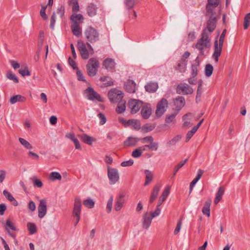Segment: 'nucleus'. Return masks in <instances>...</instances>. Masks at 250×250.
<instances>
[{"instance_id": "a18cd8bd", "label": "nucleus", "mask_w": 250, "mask_h": 250, "mask_svg": "<svg viewBox=\"0 0 250 250\" xmlns=\"http://www.w3.org/2000/svg\"><path fill=\"white\" fill-rule=\"evenodd\" d=\"M19 142L20 143L24 146L27 149H33L32 146L26 140L23 138H20L19 139Z\"/></svg>"}, {"instance_id": "4c0bfd02", "label": "nucleus", "mask_w": 250, "mask_h": 250, "mask_svg": "<svg viewBox=\"0 0 250 250\" xmlns=\"http://www.w3.org/2000/svg\"><path fill=\"white\" fill-rule=\"evenodd\" d=\"M158 143H150L149 145L143 146H141V148H143L144 151H146L147 150L156 151L158 149Z\"/></svg>"}, {"instance_id": "603ef678", "label": "nucleus", "mask_w": 250, "mask_h": 250, "mask_svg": "<svg viewBox=\"0 0 250 250\" xmlns=\"http://www.w3.org/2000/svg\"><path fill=\"white\" fill-rule=\"evenodd\" d=\"M143 151H144V150L143 148H141V146L139 147L133 151L132 156L134 158H139L142 155Z\"/></svg>"}, {"instance_id": "f03ea898", "label": "nucleus", "mask_w": 250, "mask_h": 250, "mask_svg": "<svg viewBox=\"0 0 250 250\" xmlns=\"http://www.w3.org/2000/svg\"><path fill=\"white\" fill-rule=\"evenodd\" d=\"M99 67V62L95 58H90L86 65L87 74L91 77L95 76Z\"/></svg>"}, {"instance_id": "bf43d9fd", "label": "nucleus", "mask_w": 250, "mask_h": 250, "mask_svg": "<svg viewBox=\"0 0 250 250\" xmlns=\"http://www.w3.org/2000/svg\"><path fill=\"white\" fill-rule=\"evenodd\" d=\"M73 3L72 10L73 12H77L79 11V5L77 0H71Z\"/></svg>"}, {"instance_id": "8fccbe9b", "label": "nucleus", "mask_w": 250, "mask_h": 250, "mask_svg": "<svg viewBox=\"0 0 250 250\" xmlns=\"http://www.w3.org/2000/svg\"><path fill=\"white\" fill-rule=\"evenodd\" d=\"M156 127V125H150L146 124L142 127V129L146 132H149L153 130Z\"/></svg>"}, {"instance_id": "5701e85b", "label": "nucleus", "mask_w": 250, "mask_h": 250, "mask_svg": "<svg viewBox=\"0 0 250 250\" xmlns=\"http://www.w3.org/2000/svg\"><path fill=\"white\" fill-rule=\"evenodd\" d=\"M204 172V171L203 170H202L201 169H198L196 177L190 183L189 194L191 193V192H192L193 188L194 187L195 185L196 184V183L200 179V178H201Z\"/></svg>"}, {"instance_id": "69168bd1", "label": "nucleus", "mask_w": 250, "mask_h": 250, "mask_svg": "<svg viewBox=\"0 0 250 250\" xmlns=\"http://www.w3.org/2000/svg\"><path fill=\"white\" fill-rule=\"evenodd\" d=\"M19 72L21 74L22 76H30L31 75L30 71L28 70L27 67H25L24 69H21L19 70Z\"/></svg>"}, {"instance_id": "bb28decb", "label": "nucleus", "mask_w": 250, "mask_h": 250, "mask_svg": "<svg viewBox=\"0 0 250 250\" xmlns=\"http://www.w3.org/2000/svg\"><path fill=\"white\" fill-rule=\"evenodd\" d=\"M170 189V187L168 186L166 187L165 189L164 190L163 192H162V194L159 198L157 204L158 206H160L166 199V198L169 194Z\"/></svg>"}, {"instance_id": "2eb2a0df", "label": "nucleus", "mask_w": 250, "mask_h": 250, "mask_svg": "<svg viewBox=\"0 0 250 250\" xmlns=\"http://www.w3.org/2000/svg\"><path fill=\"white\" fill-rule=\"evenodd\" d=\"M78 48L83 59L86 60L89 58V53L84 43L78 42Z\"/></svg>"}, {"instance_id": "7c9ffc66", "label": "nucleus", "mask_w": 250, "mask_h": 250, "mask_svg": "<svg viewBox=\"0 0 250 250\" xmlns=\"http://www.w3.org/2000/svg\"><path fill=\"white\" fill-rule=\"evenodd\" d=\"M98 7L97 5L93 3H90L87 7V13L90 17H93L97 14Z\"/></svg>"}, {"instance_id": "72a5a7b5", "label": "nucleus", "mask_w": 250, "mask_h": 250, "mask_svg": "<svg viewBox=\"0 0 250 250\" xmlns=\"http://www.w3.org/2000/svg\"><path fill=\"white\" fill-rule=\"evenodd\" d=\"M225 192V189L223 187H220L217 192L216 193V197L214 201L215 204H217L222 198V196Z\"/></svg>"}, {"instance_id": "1a4fd4ad", "label": "nucleus", "mask_w": 250, "mask_h": 250, "mask_svg": "<svg viewBox=\"0 0 250 250\" xmlns=\"http://www.w3.org/2000/svg\"><path fill=\"white\" fill-rule=\"evenodd\" d=\"M220 3V0H208L206 6V16L208 14H215V9L219 6Z\"/></svg>"}, {"instance_id": "2f4dec72", "label": "nucleus", "mask_w": 250, "mask_h": 250, "mask_svg": "<svg viewBox=\"0 0 250 250\" xmlns=\"http://www.w3.org/2000/svg\"><path fill=\"white\" fill-rule=\"evenodd\" d=\"M161 187L159 185L155 186L151 192V196L149 199V203L150 204L152 203L157 198V196L159 194Z\"/></svg>"}, {"instance_id": "4468645a", "label": "nucleus", "mask_w": 250, "mask_h": 250, "mask_svg": "<svg viewBox=\"0 0 250 250\" xmlns=\"http://www.w3.org/2000/svg\"><path fill=\"white\" fill-rule=\"evenodd\" d=\"M103 65L108 71L113 72L115 70L116 63L114 59L106 58L104 61Z\"/></svg>"}, {"instance_id": "a19ab883", "label": "nucleus", "mask_w": 250, "mask_h": 250, "mask_svg": "<svg viewBox=\"0 0 250 250\" xmlns=\"http://www.w3.org/2000/svg\"><path fill=\"white\" fill-rule=\"evenodd\" d=\"M100 80L101 82H104V84L105 86H109L113 85V82L111 78L108 76L101 77Z\"/></svg>"}, {"instance_id": "423d86ee", "label": "nucleus", "mask_w": 250, "mask_h": 250, "mask_svg": "<svg viewBox=\"0 0 250 250\" xmlns=\"http://www.w3.org/2000/svg\"><path fill=\"white\" fill-rule=\"evenodd\" d=\"M108 97L111 102L117 103L122 100L124 94L121 90L113 89L108 92Z\"/></svg>"}, {"instance_id": "412c9836", "label": "nucleus", "mask_w": 250, "mask_h": 250, "mask_svg": "<svg viewBox=\"0 0 250 250\" xmlns=\"http://www.w3.org/2000/svg\"><path fill=\"white\" fill-rule=\"evenodd\" d=\"M136 84L134 81L129 80L125 84V88L128 92L130 93H134L136 91Z\"/></svg>"}, {"instance_id": "e433bc0d", "label": "nucleus", "mask_w": 250, "mask_h": 250, "mask_svg": "<svg viewBox=\"0 0 250 250\" xmlns=\"http://www.w3.org/2000/svg\"><path fill=\"white\" fill-rule=\"evenodd\" d=\"M26 98L21 95H16L11 97L9 102L11 104H13L17 102H24Z\"/></svg>"}, {"instance_id": "9d476101", "label": "nucleus", "mask_w": 250, "mask_h": 250, "mask_svg": "<svg viewBox=\"0 0 250 250\" xmlns=\"http://www.w3.org/2000/svg\"><path fill=\"white\" fill-rule=\"evenodd\" d=\"M210 39L201 34V38L197 41L195 47L199 50H204V47L208 48L210 46Z\"/></svg>"}, {"instance_id": "680f3d73", "label": "nucleus", "mask_w": 250, "mask_h": 250, "mask_svg": "<svg viewBox=\"0 0 250 250\" xmlns=\"http://www.w3.org/2000/svg\"><path fill=\"white\" fill-rule=\"evenodd\" d=\"M9 229H10L13 230H16L15 227L14 226V224L12 223V222L11 221V220L10 219H8L6 221V225H5V229L8 230Z\"/></svg>"}, {"instance_id": "4be33fe9", "label": "nucleus", "mask_w": 250, "mask_h": 250, "mask_svg": "<svg viewBox=\"0 0 250 250\" xmlns=\"http://www.w3.org/2000/svg\"><path fill=\"white\" fill-rule=\"evenodd\" d=\"M124 204V195L120 193L118 196L114 208L116 211H119L123 208Z\"/></svg>"}, {"instance_id": "7ed1b4c3", "label": "nucleus", "mask_w": 250, "mask_h": 250, "mask_svg": "<svg viewBox=\"0 0 250 250\" xmlns=\"http://www.w3.org/2000/svg\"><path fill=\"white\" fill-rule=\"evenodd\" d=\"M84 35L87 40L91 43L95 42L99 39V32L92 26H89L85 29Z\"/></svg>"}, {"instance_id": "9b49d317", "label": "nucleus", "mask_w": 250, "mask_h": 250, "mask_svg": "<svg viewBox=\"0 0 250 250\" xmlns=\"http://www.w3.org/2000/svg\"><path fill=\"white\" fill-rule=\"evenodd\" d=\"M176 92L180 94L190 95L193 93L194 89L187 83H184L177 86Z\"/></svg>"}, {"instance_id": "13d9d810", "label": "nucleus", "mask_w": 250, "mask_h": 250, "mask_svg": "<svg viewBox=\"0 0 250 250\" xmlns=\"http://www.w3.org/2000/svg\"><path fill=\"white\" fill-rule=\"evenodd\" d=\"M176 114H172L169 115H167L165 119V122L167 124H170L172 122H173L175 121V118L176 116Z\"/></svg>"}, {"instance_id": "20e7f679", "label": "nucleus", "mask_w": 250, "mask_h": 250, "mask_svg": "<svg viewBox=\"0 0 250 250\" xmlns=\"http://www.w3.org/2000/svg\"><path fill=\"white\" fill-rule=\"evenodd\" d=\"M82 201L79 196H77L75 198L74 208L72 211V215L76 218L75 226H76L80 219V214L82 209Z\"/></svg>"}, {"instance_id": "c756f323", "label": "nucleus", "mask_w": 250, "mask_h": 250, "mask_svg": "<svg viewBox=\"0 0 250 250\" xmlns=\"http://www.w3.org/2000/svg\"><path fill=\"white\" fill-rule=\"evenodd\" d=\"M140 139L137 137H128L124 142V145L125 146H134Z\"/></svg>"}, {"instance_id": "e2e57ef3", "label": "nucleus", "mask_w": 250, "mask_h": 250, "mask_svg": "<svg viewBox=\"0 0 250 250\" xmlns=\"http://www.w3.org/2000/svg\"><path fill=\"white\" fill-rule=\"evenodd\" d=\"M65 13V8L63 5H61L57 9V13L60 15L61 18L64 16Z\"/></svg>"}, {"instance_id": "338daca9", "label": "nucleus", "mask_w": 250, "mask_h": 250, "mask_svg": "<svg viewBox=\"0 0 250 250\" xmlns=\"http://www.w3.org/2000/svg\"><path fill=\"white\" fill-rule=\"evenodd\" d=\"M56 22V15L55 12H54L51 17L50 19V27L52 29H54L55 23Z\"/></svg>"}, {"instance_id": "37998d69", "label": "nucleus", "mask_w": 250, "mask_h": 250, "mask_svg": "<svg viewBox=\"0 0 250 250\" xmlns=\"http://www.w3.org/2000/svg\"><path fill=\"white\" fill-rule=\"evenodd\" d=\"M188 159H186L184 160L181 161L179 163H178L175 167L174 169V172L172 174V177L174 176L177 172L179 170L180 168L184 166V165L188 162Z\"/></svg>"}, {"instance_id": "f3484780", "label": "nucleus", "mask_w": 250, "mask_h": 250, "mask_svg": "<svg viewBox=\"0 0 250 250\" xmlns=\"http://www.w3.org/2000/svg\"><path fill=\"white\" fill-rule=\"evenodd\" d=\"M187 61L179 60L175 66V69L179 73H184L187 70Z\"/></svg>"}, {"instance_id": "0e129e2a", "label": "nucleus", "mask_w": 250, "mask_h": 250, "mask_svg": "<svg viewBox=\"0 0 250 250\" xmlns=\"http://www.w3.org/2000/svg\"><path fill=\"white\" fill-rule=\"evenodd\" d=\"M100 119V124L101 125H104L106 122V119L104 114L103 113H99L98 115Z\"/></svg>"}, {"instance_id": "39448f33", "label": "nucleus", "mask_w": 250, "mask_h": 250, "mask_svg": "<svg viewBox=\"0 0 250 250\" xmlns=\"http://www.w3.org/2000/svg\"><path fill=\"white\" fill-rule=\"evenodd\" d=\"M168 107V101L165 98L159 101L156 106L155 114L157 117H161L166 111Z\"/></svg>"}, {"instance_id": "f704fd0d", "label": "nucleus", "mask_w": 250, "mask_h": 250, "mask_svg": "<svg viewBox=\"0 0 250 250\" xmlns=\"http://www.w3.org/2000/svg\"><path fill=\"white\" fill-rule=\"evenodd\" d=\"M211 203L210 199H208L205 203L204 206L202 208V212L204 214L207 215L208 217L210 216V207Z\"/></svg>"}, {"instance_id": "0eeeda50", "label": "nucleus", "mask_w": 250, "mask_h": 250, "mask_svg": "<svg viewBox=\"0 0 250 250\" xmlns=\"http://www.w3.org/2000/svg\"><path fill=\"white\" fill-rule=\"evenodd\" d=\"M83 94L86 95V98L91 101L96 100L99 102H103L102 98L99 94L95 91L91 87H87L83 92Z\"/></svg>"}, {"instance_id": "09e8293b", "label": "nucleus", "mask_w": 250, "mask_h": 250, "mask_svg": "<svg viewBox=\"0 0 250 250\" xmlns=\"http://www.w3.org/2000/svg\"><path fill=\"white\" fill-rule=\"evenodd\" d=\"M6 76L8 79L13 81L16 83H18L19 82L18 78L11 71H8L7 72Z\"/></svg>"}, {"instance_id": "aec40b11", "label": "nucleus", "mask_w": 250, "mask_h": 250, "mask_svg": "<svg viewBox=\"0 0 250 250\" xmlns=\"http://www.w3.org/2000/svg\"><path fill=\"white\" fill-rule=\"evenodd\" d=\"M200 62L199 57H197L194 61V62L191 65V75L193 77H195L198 74V67L199 66Z\"/></svg>"}, {"instance_id": "79ce46f5", "label": "nucleus", "mask_w": 250, "mask_h": 250, "mask_svg": "<svg viewBox=\"0 0 250 250\" xmlns=\"http://www.w3.org/2000/svg\"><path fill=\"white\" fill-rule=\"evenodd\" d=\"M213 70V67L212 65L209 63L207 64L205 66V75L207 77H209L211 76Z\"/></svg>"}, {"instance_id": "4d7b16f0", "label": "nucleus", "mask_w": 250, "mask_h": 250, "mask_svg": "<svg viewBox=\"0 0 250 250\" xmlns=\"http://www.w3.org/2000/svg\"><path fill=\"white\" fill-rule=\"evenodd\" d=\"M30 179L32 181L34 187H37L39 188H42V186H43L42 183L39 179H38L36 178H31Z\"/></svg>"}, {"instance_id": "473e14b6", "label": "nucleus", "mask_w": 250, "mask_h": 250, "mask_svg": "<svg viewBox=\"0 0 250 250\" xmlns=\"http://www.w3.org/2000/svg\"><path fill=\"white\" fill-rule=\"evenodd\" d=\"M174 105L179 110L181 109L185 104V100L183 96H178L174 101Z\"/></svg>"}, {"instance_id": "052dcab7", "label": "nucleus", "mask_w": 250, "mask_h": 250, "mask_svg": "<svg viewBox=\"0 0 250 250\" xmlns=\"http://www.w3.org/2000/svg\"><path fill=\"white\" fill-rule=\"evenodd\" d=\"M181 138V136L180 135H177V136H175L172 139L170 140L167 143V144L169 145V146L174 145L178 142H179L180 141Z\"/></svg>"}, {"instance_id": "de8ad7c7", "label": "nucleus", "mask_w": 250, "mask_h": 250, "mask_svg": "<svg viewBox=\"0 0 250 250\" xmlns=\"http://www.w3.org/2000/svg\"><path fill=\"white\" fill-rule=\"evenodd\" d=\"M125 4L126 8L129 10L130 9L133 8L134 6L136 3L135 0H125Z\"/></svg>"}, {"instance_id": "c9c22d12", "label": "nucleus", "mask_w": 250, "mask_h": 250, "mask_svg": "<svg viewBox=\"0 0 250 250\" xmlns=\"http://www.w3.org/2000/svg\"><path fill=\"white\" fill-rule=\"evenodd\" d=\"M144 173L146 176L144 186H146L152 181L153 175L152 172L148 169H146L144 171Z\"/></svg>"}, {"instance_id": "58836bf2", "label": "nucleus", "mask_w": 250, "mask_h": 250, "mask_svg": "<svg viewBox=\"0 0 250 250\" xmlns=\"http://www.w3.org/2000/svg\"><path fill=\"white\" fill-rule=\"evenodd\" d=\"M125 102L122 100L118 102V104L116 108V111L119 114H121L125 111Z\"/></svg>"}, {"instance_id": "864d4df0", "label": "nucleus", "mask_w": 250, "mask_h": 250, "mask_svg": "<svg viewBox=\"0 0 250 250\" xmlns=\"http://www.w3.org/2000/svg\"><path fill=\"white\" fill-rule=\"evenodd\" d=\"M250 24V12L247 13L245 17L244 20V28L245 29H247L249 26Z\"/></svg>"}, {"instance_id": "774afa93", "label": "nucleus", "mask_w": 250, "mask_h": 250, "mask_svg": "<svg viewBox=\"0 0 250 250\" xmlns=\"http://www.w3.org/2000/svg\"><path fill=\"white\" fill-rule=\"evenodd\" d=\"M3 193L4 196H5V197L7 200H8L9 201H10L11 200H14V197L13 196V195L11 194V193L10 192H9V191H8L7 190H4L3 191Z\"/></svg>"}, {"instance_id": "a878e982", "label": "nucleus", "mask_w": 250, "mask_h": 250, "mask_svg": "<svg viewBox=\"0 0 250 250\" xmlns=\"http://www.w3.org/2000/svg\"><path fill=\"white\" fill-rule=\"evenodd\" d=\"M84 18L83 15L81 14H73L70 17V20L72 23H79L81 24L83 22Z\"/></svg>"}, {"instance_id": "393cba45", "label": "nucleus", "mask_w": 250, "mask_h": 250, "mask_svg": "<svg viewBox=\"0 0 250 250\" xmlns=\"http://www.w3.org/2000/svg\"><path fill=\"white\" fill-rule=\"evenodd\" d=\"M80 24L75 23H72L71 25V28L73 34L77 37H79L82 35V30Z\"/></svg>"}, {"instance_id": "f257e3e1", "label": "nucleus", "mask_w": 250, "mask_h": 250, "mask_svg": "<svg viewBox=\"0 0 250 250\" xmlns=\"http://www.w3.org/2000/svg\"><path fill=\"white\" fill-rule=\"evenodd\" d=\"M209 18L207 22V26L203 30L202 35L209 38L211 33L216 28L217 18L215 14H209Z\"/></svg>"}, {"instance_id": "f8f14e48", "label": "nucleus", "mask_w": 250, "mask_h": 250, "mask_svg": "<svg viewBox=\"0 0 250 250\" xmlns=\"http://www.w3.org/2000/svg\"><path fill=\"white\" fill-rule=\"evenodd\" d=\"M107 175L109 178L110 184H115L119 179V175L118 170L116 168L107 167Z\"/></svg>"}, {"instance_id": "6ab92c4d", "label": "nucleus", "mask_w": 250, "mask_h": 250, "mask_svg": "<svg viewBox=\"0 0 250 250\" xmlns=\"http://www.w3.org/2000/svg\"><path fill=\"white\" fill-rule=\"evenodd\" d=\"M145 90L148 93H154L158 88V84L157 82H150L145 86Z\"/></svg>"}, {"instance_id": "c85d7f7f", "label": "nucleus", "mask_w": 250, "mask_h": 250, "mask_svg": "<svg viewBox=\"0 0 250 250\" xmlns=\"http://www.w3.org/2000/svg\"><path fill=\"white\" fill-rule=\"evenodd\" d=\"M141 109V114L144 119H147L149 118L152 113V109L147 105L143 106Z\"/></svg>"}, {"instance_id": "3c124183", "label": "nucleus", "mask_w": 250, "mask_h": 250, "mask_svg": "<svg viewBox=\"0 0 250 250\" xmlns=\"http://www.w3.org/2000/svg\"><path fill=\"white\" fill-rule=\"evenodd\" d=\"M83 204L86 207L89 208H93L95 205V203L93 200L90 198L84 200Z\"/></svg>"}, {"instance_id": "cd10ccee", "label": "nucleus", "mask_w": 250, "mask_h": 250, "mask_svg": "<svg viewBox=\"0 0 250 250\" xmlns=\"http://www.w3.org/2000/svg\"><path fill=\"white\" fill-rule=\"evenodd\" d=\"M65 137L71 140L74 144L76 149L82 150V147L79 140L75 137V134L73 133H68L65 135Z\"/></svg>"}, {"instance_id": "c03bdc74", "label": "nucleus", "mask_w": 250, "mask_h": 250, "mask_svg": "<svg viewBox=\"0 0 250 250\" xmlns=\"http://www.w3.org/2000/svg\"><path fill=\"white\" fill-rule=\"evenodd\" d=\"M226 33V29H224L220 35L219 41L217 40V46L221 48H223L224 38Z\"/></svg>"}, {"instance_id": "a211bd4d", "label": "nucleus", "mask_w": 250, "mask_h": 250, "mask_svg": "<svg viewBox=\"0 0 250 250\" xmlns=\"http://www.w3.org/2000/svg\"><path fill=\"white\" fill-rule=\"evenodd\" d=\"M78 137L84 143L88 145H92L93 142H95L96 139L91 136H88L86 134H83L82 135H78Z\"/></svg>"}, {"instance_id": "ddd939ff", "label": "nucleus", "mask_w": 250, "mask_h": 250, "mask_svg": "<svg viewBox=\"0 0 250 250\" xmlns=\"http://www.w3.org/2000/svg\"><path fill=\"white\" fill-rule=\"evenodd\" d=\"M46 202L44 199H42L40 201V204L38 206L39 217L40 218H42L46 214Z\"/></svg>"}, {"instance_id": "49530a36", "label": "nucleus", "mask_w": 250, "mask_h": 250, "mask_svg": "<svg viewBox=\"0 0 250 250\" xmlns=\"http://www.w3.org/2000/svg\"><path fill=\"white\" fill-rule=\"evenodd\" d=\"M27 227L30 234H33L36 232V226L34 223L31 222L28 223Z\"/></svg>"}, {"instance_id": "ea45409f", "label": "nucleus", "mask_w": 250, "mask_h": 250, "mask_svg": "<svg viewBox=\"0 0 250 250\" xmlns=\"http://www.w3.org/2000/svg\"><path fill=\"white\" fill-rule=\"evenodd\" d=\"M128 125H131L134 129L139 130L141 127L140 123L135 119H130L127 122Z\"/></svg>"}, {"instance_id": "6e6d98bb", "label": "nucleus", "mask_w": 250, "mask_h": 250, "mask_svg": "<svg viewBox=\"0 0 250 250\" xmlns=\"http://www.w3.org/2000/svg\"><path fill=\"white\" fill-rule=\"evenodd\" d=\"M113 201V197L112 196H111L107 201V205H106V211H107V213H110L111 211L112 208Z\"/></svg>"}, {"instance_id": "5fc2aeb1", "label": "nucleus", "mask_w": 250, "mask_h": 250, "mask_svg": "<svg viewBox=\"0 0 250 250\" xmlns=\"http://www.w3.org/2000/svg\"><path fill=\"white\" fill-rule=\"evenodd\" d=\"M50 178L52 181L56 180H61L62 176L60 173L58 172H52L50 174Z\"/></svg>"}, {"instance_id": "6e6552de", "label": "nucleus", "mask_w": 250, "mask_h": 250, "mask_svg": "<svg viewBox=\"0 0 250 250\" xmlns=\"http://www.w3.org/2000/svg\"><path fill=\"white\" fill-rule=\"evenodd\" d=\"M143 103L136 99H130L128 102V108L130 109V113L133 114L139 111Z\"/></svg>"}, {"instance_id": "dca6fc26", "label": "nucleus", "mask_w": 250, "mask_h": 250, "mask_svg": "<svg viewBox=\"0 0 250 250\" xmlns=\"http://www.w3.org/2000/svg\"><path fill=\"white\" fill-rule=\"evenodd\" d=\"M218 35L216 37V40L214 42V52L212 55V58L216 62H218L219 57L221 55L222 48L218 47L217 46V38Z\"/></svg>"}, {"instance_id": "b1692460", "label": "nucleus", "mask_w": 250, "mask_h": 250, "mask_svg": "<svg viewBox=\"0 0 250 250\" xmlns=\"http://www.w3.org/2000/svg\"><path fill=\"white\" fill-rule=\"evenodd\" d=\"M153 218L148 212H146L143 217V227L145 229H147L151 225V221Z\"/></svg>"}]
</instances>
